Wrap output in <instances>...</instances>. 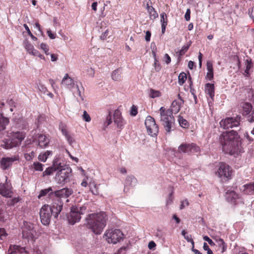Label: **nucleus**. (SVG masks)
Wrapping results in <instances>:
<instances>
[{
    "mask_svg": "<svg viewBox=\"0 0 254 254\" xmlns=\"http://www.w3.org/2000/svg\"><path fill=\"white\" fill-rule=\"evenodd\" d=\"M218 140L222 151L226 154L235 155L242 152L240 136L234 130L223 132L220 135Z\"/></svg>",
    "mask_w": 254,
    "mask_h": 254,
    "instance_id": "obj_1",
    "label": "nucleus"
},
{
    "mask_svg": "<svg viewBox=\"0 0 254 254\" xmlns=\"http://www.w3.org/2000/svg\"><path fill=\"white\" fill-rule=\"evenodd\" d=\"M178 98L174 100L171 104L170 109H166L162 107L159 109L160 114V121L167 132H170L175 125V118L172 114L178 113L184 104V100L181 98L180 94L178 95Z\"/></svg>",
    "mask_w": 254,
    "mask_h": 254,
    "instance_id": "obj_2",
    "label": "nucleus"
},
{
    "mask_svg": "<svg viewBox=\"0 0 254 254\" xmlns=\"http://www.w3.org/2000/svg\"><path fill=\"white\" fill-rule=\"evenodd\" d=\"M107 216L104 212L89 214L86 218V226L96 234H100L106 225Z\"/></svg>",
    "mask_w": 254,
    "mask_h": 254,
    "instance_id": "obj_3",
    "label": "nucleus"
},
{
    "mask_svg": "<svg viewBox=\"0 0 254 254\" xmlns=\"http://www.w3.org/2000/svg\"><path fill=\"white\" fill-rule=\"evenodd\" d=\"M62 205L60 202L55 204L53 202L51 206L49 205H44L41 208L40 217L42 223L44 225H48L51 221L52 215L57 218L62 211Z\"/></svg>",
    "mask_w": 254,
    "mask_h": 254,
    "instance_id": "obj_4",
    "label": "nucleus"
},
{
    "mask_svg": "<svg viewBox=\"0 0 254 254\" xmlns=\"http://www.w3.org/2000/svg\"><path fill=\"white\" fill-rule=\"evenodd\" d=\"M9 138L2 140L0 146L3 148L9 149L19 146L25 137L23 132L16 131L10 133Z\"/></svg>",
    "mask_w": 254,
    "mask_h": 254,
    "instance_id": "obj_5",
    "label": "nucleus"
},
{
    "mask_svg": "<svg viewBox=\"0 0 254 254\" xmlns=\"http://www.w3.org/2000/svg\"><path fill=\"white\" fill-rule=\"evenodd\" d=\"M215 174L222 182H227L232 179L233 170L232 167L224 162H219L215 167Z\"/></svg>",
    "mask_w": 254,
    "mask_h": 254,
    "instance_id": "obj_6",
    "label": "nucleus"
},
{
    "mask_svg": "<svg viewBox=\"0 0 254 254\" xmlns=\"http://www.w3.org/2000/svg\"><path fill=\"white\" fill-rule=\"evenodd\" d=\"M124 234L119 229H110L107 230L104 235V238L108 243L116 244L123 239Z\"/></svg>",
    "mask_w": 254,
    "mask_h": 254,
    "instance_id": "obj_7",
    "label": "nucleus"
},
{
    "mask_svg": "<svg viewBox=\"0 0 254 254\" xmlns=\"http://www.w3.org/2000/svg\"><path fill=\"white\" fill-rule=\"evenodd\" d=\"M241 117L237 116L235 117H227L222 119L219 123L221 127L224 129L237 127L240 125Z\"/></svg>",
    "mask_w": 254,
    "mask_h": 254,
    "instance_id": "obj_8",
    "label": "nucleus"
},
{
    "mask_svg": "<svg viewBox=\"0 0 254 254\" xmlns=\"http://www.w3.org/2000/svg\"><path fill=\"white\" fill-rule=\"evenodd\" d=\"M73 193V190L71 189L67 188H64L60 190L55 191L54 194L52 195H54V201L53 202L55 204H58L59 202L62 205V209H63V203L61 200L62 198H67Z\"/></svg>",
    "mask_w": 254,
    "mask_h": 254,
    "instance_id": "obj_9",
    "label": "nucleus"
},
{
    "mask_svg": "<svg viewBox=\"0 0 254 254\" xmlns=\"http://www.w3.org/2000/svg\"><path fill=\"white\" fill-rule=\"evenodd\" d=\"M178 151L181 153L191 155L200 152V147L195 143H182L178 147Z\"/></svg>",
    "mask_w": 254,
    "mask_h": 254,
    "instance_id": "obj_10",
    "label": "nucleus"
},
{
    "mask_svg": "<svg viewBox=\"0 0 254 254\" xmlns=\"http://www.w3.org/2000/svg\"><path fill=\"white\" fill-rule=\"evenodd\" d=\"M145 125L148 133L152 136L156 135L159 132V128L155 120L151 116H148L145 120Z\"/></svg>",
    "mask_w": 254,
    "mask_h": 254,
    "instance_id": "obj_11",
    "label": "nucleus"
},
{
    "mask_svg": "<svg viewBox=\"0 0 254 254\" xmlns=\"http://www.w3.org/2000/svg\"><path fill=\"white\" fill-rule=\"evenodd\" d=\"M70 169L64 168L61 169L56 176V180L59 184H64L68 181Z\"/></svg>",
    "mask_w": 254,
    "mask_h": 254,
    "instance_id": "obj_12",
    "label": "nucleus"
},
{
    "mask_svg": "<svg viewBox=\"0 0 254 254\" xmlns=\"http://www.w3.org/2000/svg\"><path fill=\"white\" fill-rule=\"evenodd\" d=\"M86 208L85 207H81L80 210L77 209V211H73L71 209L69 215L68 217L69 223L71 225H74L77 222H78L80 219V215L83 214V210H85Z\"/></svg>",
    "mask_w": 254,
    "mask_h": 254,
    "instance_id": "obj_13",
    "label": "nucleus"
},
{
    "mask_svg": "<svg viewBox=\"0 0 254 254\" xmlns=\"http://www.w3.org/2000/svg\"><path fill=\"white\" fill-rule=\"evenodd\" d=\"M19 157L18 155L11 157H3L0 160V167L3 170L8 169L12 166L14 161H19Z\"/></svg>",
    "mask_w": 254,
    "mask_h": 254,
    "instance_id": "obj_14",
    "label": "nucleus"
},
{
    "mask_svg": "<svg viewBox=\"0 0 254 254\" xmlns=\"http://www.w3.org/2000/svg\"><path fill=\"white\" fill-rule=\"evenodd\" d=\"M144 4H146V9L149 14L150 19L154 20L158 17V14L152 6V3L150 0H144Z\"/></svg>",
    "mask_w": 254,
    "mask_h": 254,
    "instance_id": "obj_15",
    "label": "nucleus"
},
{
    "mask_svg": "<svg viewBox=\"0 0 254 254\" xmlns=\"http://www.w3.org/2000/svg\"><path fill=\"white\" fill-rule=\"evenodd\" d=\"M23 253H27L25 248L15 245H10L7 251V254H22Z\"/></svg>",
    "mask_w": 254,
    "mask_h": 254,
    "instance_id": "obj_16",
    "label": "nucleus"
},
{
    "mask_svg": "<svg viewBox=\"0 0 254 254\" xmlns=\"http://www.w3.org/2000/svg\"><path fill=\"white\" fill-rule=\"evenodd\" d=\"M114 120L115 124L117 125L119 128H122L125 124L124 120L122 116L121 112L118 110L115 111L114 114Z\"/></svg>",
    "mask_w": 254,
    "mask_h": 254,
    "instance_id": "obj_17",
    "label": "nucleus"
},
{
    "mask_svg": "<svg viewBox=\"0 0 254 254\" xmlns=\"http://www.w3.org/2000/svg\"><path fill=\"white\" fill-rule=\"evenodd\" d=\"M52 194H54V191H53L52 188L51 187H49L47 189L41 190L39 192L38 198L40 199L42 197L48 195L49 198L51 199L53 202H54L55 196L52 195Z\"/></svg>",
    "mask_w": 254,
    "mask_h": 254,
    "instance_id": "obj_18",
    "label": "nucleus"
},
{
    "mask_svg": "<svg viewBox=\"0 0 254 254\" xmlns=\"http://www.w3.org/2000/svg\"><path fill=\"white\" fill-rule=\"evenodd\" d=\"M137 183V179L133 176H127L125 180L124 190H129L130 188L135 186Z\"/></svg>",
    "mask_w": 254,
    "mask_h": 254,
    "instance_id": "obj_19",
    "label": "nucleus"
},
{
    "mask_svg": "<svg viewBox=\"0 0 254 254\" xmlns=\"http://www.w3.org/2000/svg\"><path fill=\"white\" fill-rule=\"evenodd\" d=\"M37 139L38 145L41 148L46 147L49 144V140L45 135L39 134Z\"/></svg>",
    "mask_w": 254,
    "mask_h": 254,
    "instance_id": "obj_20",
    "label": "nucleus"
},
{
    "mask_svg": "<svg viewBox=\"0 0 254 254\" xmlns=\"http://www.w3.org/2000/svg\"><path fill=\"white\" fill-rule=\"evenodd\" d=\"M0 194L4 197H11L12 192L5 185L0 184Z\"/></svg>",
    "mask_w": 254,
    "mask_h": 254,
    "instance_id": "obj_21",
    "label": "nucleus"
},
{
    "mask_svg": "<svg viewBox=\"0 0 254 254\" xmlns=\"http://www.w3.org/2000/svg\"><path fill=\"white\" fill-rule=\"evenodd\" d=\"M205 92L212 99H213L215 94V87L214 84L209 83H206L205 85Z\"/></svg>",
    "mask_w": 254,
    "mask_h": 254,
    "instance_id": "obj_22",
    "label": "nucleus"
},
{
    "mask_svg": "<svg viewBox=\"0 0 254 254\" xmlns=\"http://www.w3.org/2000/svg\"><path fill=\"white\" fill-rule=\"evenodd\" d=\"M243 192L249 195H254V182L245 184L243 186Z\"/></svg>",
    "mask_w": 254,
    "mask_h": 254,
    "instance_id": "obj_23",
    "label": "nucleus"
},
{
    "mask_svg": "<svg viewBox=\"0 0 254 254\" xmlns=\"http://www.w3.org/2000/svg\"><path fill=\"white\" fill-rule=\"evenodd\" d=\"M24 46L27 52L33 55H37L38 51L35 50L34 46L28 41H25L24 42Z\"/></svg>",
    "mask_w": 254,
    "mask_h": 254,
    "instance_id": "obj_24",
    "label": "nucleus"
},
{
    "mask_svg": "<svg viewBox=\"0 0 254 254\" xmlns=\"http://www.w3.org/2000/svg\"><path fill=\"white\" fill-rule=\"evenodd\" d=\"M207 70L208 71L206 77L211 80L213 78V67L212 62L208 61L206 63Z\"/></svg>",
    "mask_w": 254,
    "mask_h": 254,
    "instance_id": "obj_25",
    "label": "nucleus"
},
{
    "mask_svg": "<svg viewBox=\"0 0 254 254\" xmlns=\"http://www.w3.org/2000/svg\"><path fill=\"white\" fill-rule=\"evenodd\" d=\"M62 84L66 86H73L74 85L73 79L70 78L67 73H66L62 80Z\"/></svg>",
    "mask_w": 254,
    "mask_h": 254,
    "instance_id": "obj_26",
    "label": "nucleus"
},
{
    "mask_svg": "<svg viewBox=\"0 0 254 254\" xmlns=\"http://www.w3.org/2000/svg\"><path fill=\"white\" fill-rule=\"evenodd\" d=\"M122 68H118L114 70L111 75V77L113 80L115 81H119L121 80L122 76Z\"/></svg>",
    "mask_w": 254,
    "mask_h": 254,
    "instance_id": "obj_27",
    "label": "nucleus"
},
{
    "mask_svg": "<svg viewBox=\"0 0 254 254\" xmlns=\"http://www.w3.org/2000/svg\"><path fill=\"white\" fill-rule=\"evenodd\" d=\"M9 119L0 115V131L5 129L6 126L9 124Z\"/></svg>",
    "mask_w": 254,
    "mask_h": 254,
    "instance_id": "obj_28",
    "label": "nucleus"
},
{
    "mask_svg": "<svg viewBox=\"0 0 254 254\" xmlns=\"http://www.w3.org/2000/svg\"><path fill=\"white\" fill-rule=\"evenodd\" d=\"M59 129L61 131L63 135L65 138L71 134L67 129V126L62 122L60 123L59 124Z\"/></svg>",
    "mask_w": 254,
    "mask_h": 254,
    "instance_id": "obj_29",
    "label": "nucleus"
},
{
    "mask_svg": "<svg viewBox=\"0 0 254 254\" xmlns=\"http://www.w3.org/2000/svg\"><path fill=\"white\" fill-rule=\"evenodd\" d=\"M245 65L246 67L245 72L247 75H250V70L253 66L252 60L250 58H248L246 60H245Z\"/></svg>",
    "mask_w": 254,
    "mask_h": 254,
    "instance_id": "obj_30",
    "label": "nucleus"
},
{
    "mask_svg": "<svg viewBox=\"0 0 254 254\" xmlns=\"http://www.w3.org/2000/svg\"><path fill=\"white\" fill-rule=\"evenodd\" d=\"M226 197L228 201H232L233 200L237 199L238 198V195L235 191L227 190L226 192Z\"/></svg>",
    "mask_w": 254,
    "mask_h": 254,
    "instance_id": "obj_31",
    "label": "nucleus"
},
{
    "mask_svg": "<svg viewBox=\"0 0 254 254\" xmlns=\"http://www.w3.org/2000/svg\"><path fill=\"white\" fill-rule=\"evenodd\" d=\"M243 115H249L251 110H252V105L249 103H245L243 107Z\"/></svg>",
    "mask_w": 254,
    "mask_h": 254,
    "instance_id": "obj_32",
    "label": "nucleus"
},
{
    "mask_svg": "<svg viewBox=\"0 0 254 254\" xmlns=\"http://www.w3.org/2000/svg\"><path fill=\"white\" fill-rule=\"evenodd\" d=\"M187 79V76L186 73L182 72L180 73L178 76V83L181 86L183 85L186 80Z\"/></svg>",
    "mask_w": 254,
    "mask_h": 254,
    "instance_id": "obj_33",
    "label": "nucleus"
},
{
    "mask_svg": "<svg viewBox=\"0 0 254 254\" xmlns=\"http://www.w3.org/2000/svg\"><path fill=\"white\" fill-rule=\"evenodd\" d=\"M90 190L94 195L99 194L98 187L94 183H89Z\"/></svg>",
    "mask_w": 254,
    "mask_h": 254,
    "instance_id": "obj_34",
    "label": "nucleus"
},
{
    "mask_svg": "<svg viewBox=\"0 0 254 254\" xmlns=\"http://www.w3.org/2000/svg\"><path fill=\"white\" fill-rule=\"evenodd\" d=\"M179 122L180 125L184 128H187L189 127L188 122L186 119H184L182 117L180 116L179 117Z\"/></svg>",
    "mask_w": 254,
    "mask_h": 254,
    "instance_id": "obj_35",
    "label": "nucleus"
},
{
    "mask_svg": "<svg viewBox=\"0 0 254 254\" xmlns=\"http://www.w3.org/2000/svg\"><path fill=\"white\" fill-rule=\"evenodd\" d=\"M161 96V93L158 90L150 89L149 90V97L152 98L159 97Z\"/></svg>",
    "mask_w": 254,
    "mask_h": 254,
    "instance_id": "obj_36",
    "label": "nucleus"
},
{
    "mask_svg": "<svg viewBox=\"0 0 254 254\" xmlns=\"http://www.w3.org/2000/svg\"><path fill=\"white\" fill-rule=\"evenodd\" d=\"M52 152L51 151H47L43 155H40L39 156V159L43 162H45L47 160L48 156L52 154Z\"/></svg>",
    "mask_w": 254,
    "mask_h": 254,
    "instance_id": "obj_37",
    "label": "nucleus"
},
{
    "mask_svg": "<svg viewBox=\"0 0 254 254\" xmlns=\"http://www.w3.org/2000/svg\"><path fill=\"white\" fill-rule=\"evenodd\" d=\"M160 22L161 23V25L164 24L165 25H167L168 24V18L167 15L165 12H162L160 14Z\"/></svg>",
    "mask_w": 254,
    "mask_h": 254,
    "instance_id": "obj_38",
    "label": "nucleus"
},
{
    "mask_svg": "<svg viewBox=\"0 0 254 254\" xmlns=\"http://www.w3.org/2000/svg\"><path fill=\"white\" fill-rule=\"evenodd\" d=\"M52 167L55 169L56 171L62 169L61 163L58 159H56L53 161V164Z\"/></svg>",
    "mask_w": 254,
    "mask_h": 254,
    "instance_id": "obj_39",
    "label": "nucleus"
},
{
    "mask_svg": "<svg viewBox=\"0 0 254 254\" xmlns=\"http://www.w3.org/2000/svg\"><path fill=\"white\" fill-rule=\"evenodd\" d=\"M190 46V44H188L186 45H184L182 47L181 50L179 51V57H181L183 56L188 50Z\"/></svg>",
    "mask_w": 254,
    "mask_h": 254,
    "instance_id": "obj_40",
    "label": "nucleus"
},
{
    "mask_svg": "<svg viewBox=\"0 0 254 254\" xmlns=\"http://www.w3.org/2000/svg\"><path fill=\"white\" fill-rule=\"evenodd\" d=\"M43 165L39 162H34L33 164V168L35 171H42L43 170Z\"/></svg>",
    "mask_w": 254,
    "mask_h": 254,
    "instance_id": "obj_41",
    "label": "nucleus"
},
{
    "mask_svg": "<svg viewBox=\"0 0 254 254\" xmlns=\"http://www.w3.org/2000/svg\"><path fill=\"white\" fill-rule=\"evenodd\" d=\"M55 171V169L53 168L52 166L49 167L47 168L44 172H43V176L50 175L52 174H53L54 172Z\"/></svg>",
    "mask_w": 254,
    "mask_h": 254,
    "instance_id": "obj_42",
    "label": "nucleus"
},
{
    "mask_svg": "<svg viewBox=\"0 0 254 254\" xmlns=\"http://www.w3.org/2000/svg\"><path fill=\"white\" fill-rule=\"evenodd\" d=\"M219 247L222 248L221 253H224L227 249V245L222 239L218 240Z\"/></svg>",
    "mask_w": 254,
    "mask_h": 254,
    "instance_id": "obj_43",
    "label": "nucleus"
},
{
    "mask_svg": "<svg viewBox=\"0 0 254 254\" xmlns=\"http://www.w3.org/2000/svg\"><path fill=\"white\" fill-rule=\"evenodd\" d=\"M24 27L25 28V30L27 32L28 34L31 37L32 39L34 40V41H36L37 40V38L35 36H34L33 35V34L31 33V32L29 28L27 26V25H26V24H24Z\"/></svg>",
    "mask_w": 254,
    "mask_h": 254,
    "instance_id": "obj_44",
    "label": "nucleus"
},
{
    "mask_svg": "<svg viewBox=\"0 0 254 254\" xmlns=\"http://www.w3.org/2000/svg\"><path fill=\"white\" fill-rule=\"evenodd\" d=\"M153 56H154V57L155 59V61H154L155 69L156 71H159L161 68V66L159 64V61L157 60V59L156 58V53L153 52Z\"/></svg>",
    "mask_w": 254,
    "mask_h": 254,
    "instance_id": "obj_45",
    "label": "nucleus"
},
{
    "mask_svg": "<svg viewBox=\"0 0 254 254\" xmlns=\"http://www.w3.org/2000/svg\"><path fill=\"white\" fill-rule=\"evenodd\" d=\"M83 119L87 122H89L91 121V118L90 115L87 113V112L86 111H84L83 112V114L82 115Z\"/></svg>",
    "mask_w": 254,
    "mask_h": 254,
    "instance_id": "obj_46",
    "label": "nucleus"
},
{
    "mask_svg": "<svg viewBox=\"0 0 254 254\" xmlns=\"http://www.w3.org/2000/svg\"><path fill=\"white\" fill-rule=\"evenodd\" d=\"M112 117L111 115V112H109V114L107 116V117L106 118V121L104 124H105V125H106V126H108L112 123Z\"/></svg>",
    "mask_w": 254,
    "mask_h": 254,
    "instance_id": "obj_47",
    "label": "nucleus"
},
{
    "mask_svg": "<svg viewBox=\"0 0 254 254\" xmlns=\"http://www.w3.org/2000/svg\"><path fill=\"white\" fill-rule=\"evenodd\" d=\"M41 49H42L46 55H48L49 48L47 44L42 43L40 45Z\"/></svg>",
    "mask_w": 254,
    "mask_h": 254,
    "instance_id": "obj_48",
    "label": "nucleus"
},
{
    "mask_svg": "<svg viewBox=\"0 0 254 254\" xmlns=\"http://www.w3.org/2000/svg\"><path fill=\"white\" fill-rule=\"evenodd\" d=\"M6 232L3 228H0V240H2L6 237Z\"/></svg>",
    "mask_w": 254,
    "mask_h": 254,
    "instance_id": "obj_49",
    "label": "nucleus"
},
{
    "mask_svg": "<svg viewBox=\"0 0 254 254\" xmlns=\"http://www.w3.org/2000/svg\"><path fill=\"white\" fill-rule=\"evenodd\" d=\"M137 113L138 112L137 107L134 105H132L131 107L130 115L133 116H135L137 115Z\"/></svg>",
    "mask_w": 254,
    "mask_h": 254,
    "instance_id": "obj_50",
    "label": "nucleus"
},
{
    "mask_svg": "<svg viewBox=\"0 0 254 254\" xmlns=\"http://www.w3.org/2000/svg\"><path fill=\"white\" fill-rule=\"evenodd\" d=\"M66 139L68 143V144L72 146V144L74 143L75 142V139L73 138L71 134H70L69 136H68L66 138Z\"/></svg>",
    "mask_w": 254,
    "mask_h": 254,
    "instance_id": "obj_51",
    "label": "nucleus"
},
{
    "mask_svg": "<svg viewBox=\"0 0 254 254\" xmlns=\"http://www.w3.org/2000/svg\"><path fill=\"white\" fill-rule=\"evenodd\" d=\"M189 202L188 199H186L181 202V204L180 205V209H183L186 206H189Z\"/></svg>",
    "mask_w": 254,
    "mask_h": 254,
    "instance_id": "obj_52",
    "label": "nucleus"
},
{
    "mask_svg": "<svg viewBox=\"0 0 254 254\" xmlns=\"http://www.w3.org/2000/svg\"><path fill=\"white\" fill-rule=\"evenodd\" d=\"M248 13L250 17L254 21V6L249 9Z\"/></svg>",
    "mask_w": 254,
    "mask_h": 254,
    "instance_id": "obj_53",
    "label": "nucleus"
},
{
    "mask_svg": "<svg viewBox=\"0 0 254 254\" xmlns=\"http://www.w3.org/2000/svg\"><path fill=\"white\" fill-rule=\"evenodd\" d=\"M185 18L187 21H190V8L187 9L185 15Z\"/></svg>",
    "mask_w": 254,
    "mask_h": 254,
    "instance_id": "obj_54",
    "label": "nucleus"
},
{
    "mask_svg": "<svg viewBox=\"0 0 254 254\" xmlns=\"http://www.w3.org/2000/svg\"><path fill=\"white\" fill-rule=\"evenodd\" d=\"M203 238L205 241H207L210 246H212L215 245L214 243L208 236H204Z\"/></svg>",
    "mask_w": 254,
    "mask_h": 254,
    "instance_id": "obj_55",
    "label": "nucleus"
},
{
    "mask_svg": "<svg viewBox=\"0 0 254 254\" xmlns=\"http://www.w3.org/2000/svg\"><path fill=\"white\" fill-rule=\"evenodd\" d=\"M47 33L50 39H54L56 38V34L53 33L51 30H47Z\"/></svg>",
    "mask_w": 254,
    "mask_h": 254,
    "instance_id": "obj_56",
    "label": "nucleus"
},
{
    "mask_svg": "<svg viewBox=\"0 0 254 254\" xmlns=\"http://www.w3.org/2000/svg\"><path fill=\"white\" fill-rule=\"evenodd\" d=\"M173 194V191L169 194V198H168V200H167V202H166L167 205H168L172 203V202L173 201V197H172Z\"/></svg>",
    "mask_w": 254,
    "mask_h": 254,
    "instance_id": "obj_57",
    "label": "nucleus"
},
{
    "mask_svg": "<svg viewBox=\"0 0 254 254\" xmlns=\"http://www.w3.org/2000/svg\"><path fill=\"white\" fill-rule=\"evenodd\" d=\"M151 33L149 31L146 32L145 40L147 42L150 41Z\"/></svg>",
    "mask_w": 254,
    "mask_h": 254,
    "instance_id": "obj_58",
    "label": "nucleus"
},
{
    "mask_svg": "<svg viewBox=\"0 0 254 254\" xmlns=\"http://www.w3.org/2000/svg\"><path fill=\"white\" fill-rule=\"evenodd\" d=\"M164 58L165 59V62L167 64H169V63H170L171 60L170 57L169 56L168 54H166L165 55Z\"/></svg>",
    "mask_w": 254,
    "mask_h": 254,
    "instance_id": "obj_59",
    "label": "nucleus"
},
{
    "mask_svg": "<svg viewBox=\"0 0 254 254\" xmlns=\"http://www.w3.org/2000/svg\"><path fill=\"white\" fill-rule=\"evenodd\" d=\"M156 246V245L155 243L153 241H151L148 244V248L149 249H152L153 248H155Z\"/></svg>",
    "mask_w": 254,
    "mask_h": 254,
    "instance_id": "obj_60",
    "label": "nucleus"
},
{
    "mask_svg": "<svg viewBox=\"0 0 254 254\" xmlns=\"http://www.w3.org/2000/svg\"><path fill=\"white\" fill-rule=\"evenodd\" d=\"M97 5H98V3L97 1H94L92 3V5H91V7H92V9L95 11L96 12L97 10Z\"/></svg>",
    "mask_w": 254,
    "mask_h": 254,
    "instance_id": "obj_61",
    "label": "nucleus"
},
{
    "mask_svg": "<svg viewBox=\"0 0 254 254\" xmlns=\"http://www.w3.org/2000/svg\"><path fill=\"white\" fill-rule=\"evenodd\" d=\"M198 58L199 60V67H201L202 65V54L200 52L199 53Z\"/></svg>",
    "mask_w": 254,
    "mask_h": 254,
    "instance_id": "obj_62",
    "label": "nucleus"
},
{
    "mask_svg": "<svg viewBox=\"0 0 254 254\" xmlns=\"http://www.w3.org/2000/svg\"><path fill=\"white\" fill-rule=\"evenodd\" d=\"M188 82L189 84V86L191 87L193 86V81L190 75H189L188 79Z\"/></svg>",
    "mask_w": 254,
    "mask_h": 254,
    "instance_id": "obj_63",
    "label": "nucleus"
},
{
    "mask_svg": "<svg viewBox=\"0 0 254 254\" xmlns=\"http://www.w3.org/2000/svg\"><path fill=\"white\" fill-rule=\"evenodd\" d=\"M184 238L188 242H190L192 240L191 236L190 235H187L185 236Z\"/></svg>",
    "mask_w": 254,
    "mask_h": 254,
    "instance_id": "obj_64",
    "label": "nucleus"
}]
</instances>
